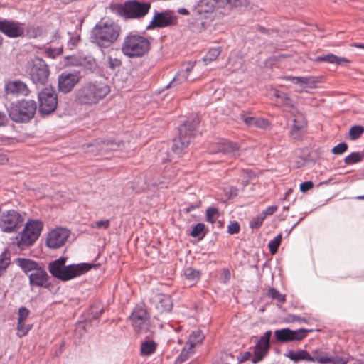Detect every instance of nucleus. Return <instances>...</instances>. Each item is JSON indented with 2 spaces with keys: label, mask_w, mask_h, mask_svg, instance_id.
I'll return each mask as SVG.
<instances>
[{
  "label": "nucleus",
  "mask_w": 364,
  "mask_h": 364,
  "mask_svg": "<svg viewBox=\"0 0 364 364\" xmlns=\"http://www.w3.org/2000/svg\"><path fill=\"white\" fill-rule=\"evenodd\" d=\"M109 92L110 87L105 81L90 80L77 89L75 100L80 104L92 105L103 100Z\"/></svg>",
  "instance_id": "nucleus-1"
},
{
  "label": "nucleus",
  "mask_w": 364,
  "mask_h": 364,
  "mask_svg": "<svg viewBox=\"0 0 364 364\" xmlns=\"http://www.w3.org/2000/svg\"><path fill=\"white\" fill-rule=\"evenodd\" d=\"M121 32L120 26L113 21H100L93 28L92 41L100 48H108L118 38Z\"/></svg>",
  "instance_id": "nucleus-2"
},
{
  "label": "nucleus",
  "mask_w": 364,
  "mask_h": 364,
  "mask_svg": "<svg viewBox=\"0 0 364 364\" xmlns=\"http://www.w3.org/2000/svg\"><path fill=\"white\" fill-rule=\"evenodd\" d=\"M224 2H225V0H200L193 9L196 20L200 21L204 26L218 15L225 14V11H222Z\"/></svg>",
  "instance_id": "nucleus-3"
},
{
  "label": "nucleus",
  "mask_w": 364,
  "mask_h": 364,
  "mask_svg": "<svg viewBox=\"0 0 364 364\" xmlns=\"http://www.w3.org/2000/svg\"><path fill=\"white\" fill-rule=\"evenodd\" d=\"M151 9V4L136 0L127 1L123 4H111L109 9L117 15L124 18L137 19L144 17Z\"/></svg>",
  "instance_id": "nucleus-4"
},
{
  "label": "nucleus",
  "mask_w": 364,
  "mask_h": 364,
  "mask_svg": "<svg viewBox=\"0 0 364 364\" xmlns=\"http://www.w3.org/2000/svg\"><path fill=\"white\" fill-rule=\"evenodd\" d=\"M150 48V42L146 37L129 33L123 41L122 51L124 55L138 58L145 55Z\"/></svg>",
  "instance_id": "nucleus-5"
},
{
  "label": "nucleus",
  "mask_w": 364,
  "mask_h": 364,
  "mask_svg": "<svg viewBox=\"0 0 364 364\" xmlns=\"http://www.w3.org/2000/svg\"><path fill=\"white\" fill-rule=\"evenodd\" d=\"M43 227V223L39 220H28L21 233L14 239L13 243L21 250L33 245L39 237Z\"/></svg>",
  "instance_id": "nucleus-6"
},
{
  "label": "nucleus",
  "mask_w": 364,
  "mask_h": 364,
  "mask_svg": "<svg viewBox=\"0 0 364 364\" xmlns=\"http://www.w3.org/2000/svg\"><path fill=\"white\" fill-rule=\"evenodd\" d=\"M36 102L32 100H23L11 103L9 109L10 118L15 122H28L36 112Z\"/></svg>",
  "instance_id": "nucleus-7"
},
{
  "label": "nucleus",
  "mask_w": 364,
  "mask_h": 364,
  "mask_svg": "<svg viewBox=\"0 0 364 364\" xmlns=\"http://www.w3.org/2000/svg\"><path fill=\"white\" fill-rule=\"evenodd\" d=\"M196 134V122L186 121L178 128V136L173 139L172 150L180 155L188 146Z\"/></svg>",
  "instance_id": "nucleus-8"
},
{
  "label": "nucleus",
  "mask_w": 364,
  "mask_h": 364,
  "mask_svg": "<svg viewBox=\"0 0 364 364\" xmlns=\"http://www.w3.org/2000/svg\"><path fill=\"white\" fill-rule=\"evenodd\" d=\"M27 73L36 86L46 85L48 81L50 75L48 66L41 58H36L28 63Z\"/></svg>",
  "instance_id": "nucleus-9"
},
{
  "label": "nucleus",
  "mask_w": 364,
  "mask_h": 364,
  "mask_svg": "<svg viewBox=\"0 0 364 364\" xmlns=\"http://www.w3.org/2000/svg\"><path fill=\"white\" fill-rule=\"evenodd\" d=\"M23 218L15 210L1 212L0 208V228L3 232H16L22 226Z\"/></svg>",
  "instance_id": "nucleus-10"
},
{
  "label": "nucleus",
  "mask_w": 364,
  "mask_h": 364,
  "mask_svg": "<svg viewBox=\"0 0 364 364\" xmlns=\"http://www.w3.org/2000/svg\"><path fill=\"white\" fill-rule=\"evenodd\" d=\"M39 112L48 114L55 111L58 104L57 94L51 87L43 89L38 94Z\"/></svg>",
  "instance_id": "nucleus-11"
},
{
  "label": "nucleus",
  "mask_w": 364,
  "mask_h": 364,
  "mask_svg": "<svg viewBox=\"0 0 364 364\" xmlns=\"http://www.w3.org/2000/svg\"><path fill=\"white\" fill-rule=\"evenodd\" d=\"M82 78L81 74L77 70H65L58 77V89L63 93H68L78 84Z\"/></svg>",
  "instance_id": "nucleus-12"
},
{
  "label": "nucleus",
  "mask_w": 364,
  "mask_h": 364,
  "mask_svg": "<svg viewBox=\"0 0 364 364\" xmlns=\"http://www.w3.org/2000/svg\"><path fill=\"white\" fill-rule=\"evenodd\" d=\"M132 326L138 333L144 332L149 326L148 314L144 304L137 305L129 316Z\"/></svg>",
  "instance_id": "nucleus-13"
},
{
  "label": "nucleus",
  "mask_w": 364,
  "mask_h": 364,
  "mask_svg": "<svg viewBox=\"0 0 364 364\" xmlns=\"http://www.w3.org/2000/svg\"><path fill=\"white\" fill-rule=\"evenodd\" d=\"M70 232L65 228H56L47 236L46 245L50 249H58L63 246L70 236Z\"/></svg>",
  "instance_id": "nucleus-14"
},
{
  "label": "nucleus",
  "mask_w": 364,
  "mask_h": 364,
  "mask_svg": "<svg viewBox=\"0 0 364 364\" xmlns=\"http://www.w3.org/2000/svg\"><path fill=\"white\" fill-rule=\"evenodd\" d=\"M0 32L9 38L21 37L25 33L24 24L16 21L1 19Z\"/></svg>",
  "instance_id": "nucleus-15"
},
{
  "label": "nucleus",
  "mask_w": 364,
  "mask_h": 364,
  "mask_svg": "<svg viewBox=\"0 0 364 364\" xmlns=\"http://www.w3.org/2000/svg\"><path fill=\"white\" fill-rule=\"evenodd\" d=\"M242 150L237 144L223 140L219 141L210 149V154H220L227 157H237L240 156Z\"/></svg>",
  "instance_id": "nucleus-16"
},
{
  "label": "nucleus",
  "mask_w": 364,
  "mask_h": 364,
  "mask_svg": "<svg viewBox=\"0 0 364 364\" xmlns=\"http://www.w3.org/2000/svg\"><path fill=\"white\" fill-rule=\"evenodd\" d=\"M271 331H267L257 341L253 352L252 362L257 363L261 361L267 354L270 348Z\"/></svg>",
  "instance_id": "nucleus-17"
},
{
  "label": "nucleus",
  "mask_w": 364,
  "mask_h": 364,
  "mask_svg": "<svg viewBox=\"0 0 364 364\" xmlns=\"http://www.w3.org/2000/svg\"><path fill=\"white\" fill-rule=\"evenodd\" d=\"M311 359V362H316L318 364H346L348 361L346 356L332 355L319 350L312 351Z\"/></svg>",
  "instance_id": "nucleus-18"
},
{
  "label": "nucleus",
  "mask_w": 364,
  "mask_h": 364,
  "mask_svg": "<svg viewBox=\"0 0 364 364\" xmlns=\"http://www.w3.org/2000/svg\"><path fill=\"white\" fill-rule=\"evenodd\" d=\"M309 331L300 328L295 331L289 328L276 330L274 335L278 341L285 343L289 341H301L304 339Z\"/></svg>",
  "instance_id": "nucleus-19"
},
{
  "label": "nucleus",
  "mask_w": 364,
  "mask_h": 364,
  "mask_svg": "<svg viewBox=\"0 0 364 364\" xmlns=\"http://www.w3.org/2000/svg\"><path fill=\"white\" fill-rule=\"evenodd\" d=\"M92 266L93 265L90 263H80L77 264L65 266L60 279L62 281H68L79 277L87 272Z\"/></svg>",
  "instance_id": "nucleus-20"
},
{
  "label": "nucleus",
  "mask_w": 364,
  "mask_h": 364,
  "mask_svg": "<svg viewBox=\"0 0 364 364\" xmlns=\"http://www.w3.org/2000/svg\"><path fill=\"white\" fill-rule=\"evenodd\" d=\"M176 23V18L171 12H156L147 29L164 28Z\"/></svg>",
  "instance_id": "nucleus-21"
},
{
  "label": "nucleus",
  "mask_w": 364,
  "mask_h": 364,
  "mask_svg": "<svg viewBox=\"0 0 364 364\" xmlns=\"http://www.w3.org/2000/svg\"><path fill=\"white\" fill-rule=\"evenodd\" d=\"M29 284L31 287L48 288L50 285L49 276L46 271L41 267L28 274Z\"/></svg>",
  "instance_id": "nucleus-22"
},
{
  "label": "nucleus",
  "mask_w": 364,
  "mask_h": 364,
  "mask_svg": "<svg viewBox=\"0 0 364 364\" xmlns=\"http://www.w3.org/2000/svg\"><path fill=\"white\" fill-rule=\"evenodd\" d=\"M5 91L7 95L14 96H27L30 92L27 85L21 80H11L6 82Z\"/></svg>",
  "instance_id": "nucleus-23"
},
{
  "label": "nucleus",
  "mask_w": 364,
  "mask_h": 364,
  "mask_svg": "<svg viewBox=\"0 0 364 364\" xmlns=\"http://www.w3.org/2000/svg\"><path fill=\"white\" fill-rule=\"evenodd\" d=\"M152 303L161 313L168 312L172 309V301L170 296L164 294H157L152 298Z\"/></svg>",
  "instance_id": "nucleus-24"
},
{
  "label": "nucleus",
  "mask_w": 364,
  "mask_h": 364,
  "mask_svg": "<svg viewBox=\"0 0 364 364\" xmlns=\"http://www.w3.org/2000/svg\"><path fill=\"white\" fill-rule=\"evenodd\" d=\"M194 66L195 63H188L184 69H181L177 73L173 80L166 85V88L174 87L186 81Z\"/></svg>",
  "instance_id": "nucleus-25"
},
{
  "label": "nucleus",
  "mask_w": 364,
  "mask_h": 364,
  "mask_svg": "<svg viewBox=\"0 0 364 364\" xmlns=\"http://www.w3.org/2000/svg\"><path fill=\"white\" fill-rule=\"evenodd\" d=\"M123 145L124 144L122 141L116 142L112 140H105L100 142L97 140L95 141L94 144L88 145L87 147L97 146L99 148L100 151L107 152L109 151H116L120 149Z\"/></svg>",
  "instance_id": "nucleus-26"
},
{
  "label": "nucleus",
  "mask_w": 364,
  "mask_h": 364,
  "mask_svg": "<svg viewBox=\"0 0 364 364\" xmlns=\"http://www.w3.org/2000/svg\"><path fill=\"white\" fill-rule=\"evenodd\" d=\"M240 118L247 127L266 129L269 126L267 120L259 117H247L244 111L240 114Z\"/></svg>",
  "instance_id": "nucleus-27"
},
{
  "label": "nucleus",
  "mask_w": 364,
  "mask_h": 364,
  "mask_svg": "<svg viewBox=\"0 0 364 364\" xmlns=\"http://www.w3.org/2000/svg\"><path fill=\"white\" fill-rule=\"evenodd\" d=\"M294 116L293 125L291 134L293 137L296 138L299 132L306 126V120L304 115L296 111L292 112Z\"/></svg>",
  "instance_id": "nucleus-28"
},
{
  "label": "nucleus",
  "mask_w": 364,
  "mask_h": 364,
  "mask_svg": "<svg viewBox=\"0 0 364 364\" xmlns=\"http://www.w3.org/2000/svg\"><path fill=\"white\" fill-rule=\"evenodd\" d=\"M16 262L26 274L33 272L41 267L38 262L26 258H17Z\"/></svg>",
  "instance_id": "nucleus-29"
},
{
  "label": "nucleus",
  "mask_w": 364,
  "mask_h": 364,
  "mask_svg": "<svg viewBox=\"0 0 364 364\" xmlns=\"http://www.w3.org/2000/svg\"><path fill=\"white\" fill-rule=\"evenodd\" d=\"M316 62H326L331 64L336 65H347L350 63V60L346 58L338 57L332 53H328L327 55L318 56L315 59Z\"/></svg>",
  "instance_id": "nucleus-30"
},
{
  "label": "nucleus",
  "mask_w": 364,
  "mask_h": 364,
  "mask_svg": "<svg viewBox=\"0 0 364 364\" xmlns=\"http://www.w3.org/2000/svg\"><path fill=\"white\" fill-rule=\"evenodd\" d=\"M65 258L62 257L49 264L48 269L53 277L60 279L65 267Z\"/></svg>",
  "instance_id": "nucleus-31"
},
{
  "label": "nucleus",
  "mask_w": 364,
  "mask_h": 364,
  "mask_svg": "<svg viewBox=\"0 0 364 364\" xmlns=\"http://www.w3.org/2000/svg\"><path fill=\"white\" fill-rule=\"evenodd\" d=\"M287 356L292 361L295 363H298L301 360L311 361L313 360L311 359V355L309 353L305 350H299L296 351L291 350L288 353Z\"/></svg>",
  "instance_id": "nucleus-32"
},
{
  "label": "nucleus",
  "mask_w": 364,
  "mask_h": 364,
  "mask_svg": "<svg viewBox=\"0 0 364 364\" xmlns=\"http://www.w3.org/2000/svg\"><path fill=\"white\" fill-rule=\"evenodd\" d=\"M205 338L202 331L196 330L190 334L189 338L186 342V346H190V348H193L197 344L201 343Z\"/></svg>",
  "instance_id": "nucleus-33"
},
{
  "label": "nucleus",
  "mask_w": 364,
  "mask_h": 364,
  "mask_svg": "<svg viewBox=\"0 0 364 364\" xmlns=\"http://www.w3.org/2000/svg\"><path fill=\"white\" fill-rule=\"evenodd\" d=\"M287 80L291 81L294 84H301V85H309L312 87V85L316 82L313 77H296L289 76L287 77Z\"/></svg>",
  "instance_id": "nucleus-34"
},
{
  "label": "nucleus",
  "mask_w": 364,
  "mask_h": 364,
  "mask_svg": "<svg viewBox=\"0 0 364 364\" xmlns=\"http://www.w3.org/2000/svg\"><path fill=\"white\" fill-rule=\"evenodd\" d=\"M221 53V48L220 46H217L215 48H211L206 55L203 58V61L205 65L210 63V62L217 59L219 55Z\"/></svg>",
  "instance_id": "nucleus-35"
},
{
  "label": "nucleus",
  "mask_w": 364,
  "mask_h": 364,
  "mask_svg": "<svg viewBox=\"0 0 364 364\" xmlns=\"http://www.w3.org/2000/svg\"><path fill=\"white\" fill-rule=\"evenodd\" d=\"M11 263V256L8 251L3 252L0 255V277L6 271Z\"/></svg>",
  "instance_id": "nucleus-36"
},
{
  "label": "nucleus",
  "mask_w": 364,
  "mask_h": 364,
  "mask_svg": "<svg viewBox=\"0 0 364 364\" xmlns=\"http://www.w3.org/2000/svg\"><path fill=\"white\" fill-rule=\"evenodd\" d=\"M156 348V344L153 341H146L141 345V353L143 355H149L152 354Z\"/></svg>",
  "instance_id": "nucleus-37"
},
{
  "label": "nucleus",
  "mask_w": 364,
  "mask_h": 364,
  "mask_svg": "<svg viewBox=\"0 0 364 364\" xmlns=\"http://www.w3.org/2000/svg\"><path fill=\"white\" fill-rule=\"evenodd\" d=\"M193 348H190V346H186L182 349L181 353L178 356L176 363L177 364H181L186 361L191 355L193 354Z\"/></svg>",
  "instance_id": "nucleus-38"
},
{
  "label": "nucleus",
  "mask_w": 364,
  "mask_h": 364,
  "mask_svg": "<svg viewBox=\"0 0 364 364\" xmlns=\"http://www.w3.org/2000/svg\"><path fill=\"white\" fill-rule=\"evenodd\" d=\"M122 65V61L117 58H113L112 55L107 57V66L112 73H116Z\"/></svg>",
  "instance_id": "nucleus-39"
},
{
  "label": "nucleus",
  "mask_w": 364,
  "mask_h": 364,
  "mask_svg": "<svg viewBox=\"0 0 364 364\" xmlns=\"http://www.w3.org/2000/svg\"><path fill=\"white\" fill-rule=\"evenodd\" d=\"M267 296L281 304H284L286 301L285 294H281L277 289L273 287L268 289Z\"/></svg>",
  "instance_id": "nucleus-40"
},
{
  "label": "nucleus",
  "mask_w": 364,
  "mask_h": 364,
  "mask_svg": "<svg viewBox=\"0 0 364 364\" xmlns=\"http://www.w3.org/2000/svg\"><path fill=\"white\" fill-rule=\"evenodd\" d=\"M223 9L225 11H229L232 7H240L245 6L247 4V0H225Z\"/></svg>",
  "instance_id": "nucleus-41"
},
{
  "label": "nucleus",
  "mask_w": 364,
  "mask_h": 364,
  "mask_svg": "<svg viewBox=\"0 0 364 364\" xmlns=\"http://www.w3.org/2000/svg\"><path fill=\"white\" fill-rule=\"evenodd\" d=\"M363 154L359 152H353L346 156L344 162L346 165L354 164L360 162L363 159Z\"/></svg>",
  "instance_id": "nucleus-42"
},
{
  "label": "nucleus",
  "mask_w": 364,
  "mask_h": 364,
  "mask_svg": "<svg viewBox=\"0 0 364 364\" xmlns=\"http://www.w3.org/2000/svg\"><path fill=\"white\" fill-rule=\"evenodd\" d=\"M282 238V234H279L273 240L269 241L268 247L269 248V252L272 255H274L277 253L279 246L281 244Z\"/></svg>",
  "instance_id": "nucleus-43"
},
{
  "label": "nucleus",
  "mask_w": 364,
  "mask_h": 364,
  "mask_svg": "<svg viewBox=\"0 0 364 364\" xmlns=\"http://www.w3.org/2000/svg\"><path fill=\"white\" fill-rule=\"evenodd\" d=\"M364 132V127L360 125L353 126L349 130V136L351 140L358 139Z\"/></svg>",
  "instance_id": "nucleus-44"
},
{
  "label": "nucleus",
  "mask_w": 364,
  "mask_h": 364,
  "mask_svg": "<svg viewBox=\"0 0 364 364\" xmlns=\"http://www.w3.org/2000/svg\"><path fill=\"white\" fill-rule=\"evenodd\" d=\"M219 216L218 210L215 208H208L206 210V220L210 223H214Z\"/></svg>",
  "instance_id": "nucleus-45"
},
{
  "label": "nucleus",
  "mask_w": 364,
  "mask_h": 364,
  "mask_svg": "<svg viewBox=\"0 0 364 364\" xmlns=\"http://www.w3.org/2000/svg\"><path fill=\"white\" fill-rule=\"evenodd\" d=\"M204 229L205 225L203 223H198L193 228L190 235L193 237H199L202 238L204 236Z\"/></svg>",
  "instance_id": "nucleus-46"
},
{
  "label": "nucleus",
  "mask_w": 364,
  "mask_h": 364,
  "mask_svg": "<svg viewBox=\"0 0 364 364\" xmlns=\"http://www.w3.org/2000/svg\"><path fill=\"white\" fill-rule=\"evenodd\" d=\"M62 46H58L57 48L47 47L45 50L46 55L51 58H55V57L60 55L62 53Z\"/></svg>",
  "instance_id": "nucleus-47"
},
{
  "label": "nucleus",
  "mask_w": 364,
  "mask_h": 364,
  "mask_svg": "<svg viewBox=\"0 0 364 364\" xmlns=\"http://www.w3.org/2000/svg\"><path fill=\"white\" fill-rule=\"evenodd\" d=\"M184 275L190 282H194L199 278L200 272L192 268H188L185 270Z\"/></svg>",
  "instance_id": "nucleus-48"
},
{
  "label": "nucleus",
  "mask_w": 364,
  "mask_h": 364,
  "mask_svg": "<svg viewBox=\"0 0 364 364\" xmlns=\"http://www.w3.org/2000/svg\"><path fill=\"white\" fill-rule=\"evenodd\" d=\"M110 225V220L109 219L98 220L93 222L90 224L92 228H97L99 230H107Z\"/></svg>",
  "instance_id": "nucleus-49"
},
{
  "label": "nucleus",
  "mask_w": 364,
  "mask_h": 364,
  "mask_svg": "<svg viewBox=\"0 0 364 364\" xmlns=\"http://www.w3.org/2000/svg\"><path fill=\"white\" fill-rule=\"evenodd\" d=\"M264 219V215L261 213L259 215H257L251 220L250 222V225L252 228H258L262 225Z\"/></svg>",
  "instance_id": "nucleus-50"
},
{
  "label": "nucleus",
  "mask_w": 364,
  "mask_h": 364,
  "mask_svg": "<svg viewBox=\"0 0 364 364\" xmlns=\"http://www.w3.org/2000/svg\"><path fill=\"white\" fill-rule=\"evenodd\" d=\"M29 313H30V311H29V310L27 308L23 307V306L20 307L18 309V323H21L24 322V321L28 316Z\"/></svg>",
  "instance_id": "nucleus-51"
},
{
  "label": "nucleus",
  "mask_w": 364,
  "mask_h": 364,
  "mask_svg": "<svg viewBox=\"0 0 364 364\" xmlns=\"http://www.w3.org/2000/svg\"><path fill=\"white\" fill-rule=\"evenodd\" d=\"M276 96L281 99L282 102L288 107H293L294 104L292 100L289 98V97L286 93H278Z\"/></svg>",
  "instance_id": "nucleus-52"
},
{
  "label": "nucleus",
  "mask_w": 364,
  "mask_h": 364,
  "mask_svg": "<svg viewBox=\"0 0 364 364\" xmlns=\"http://www.w3.org/2000/svg\"><path fill=\"white\" fill-rule=\"evenodd\" d=\"M348 149V145L345 142H341L332 149V153L338 155L344 153Z\"/></svg>",
  "instance_id": "nucleus-53"
},
{
  "label": "nucleus",
  "mask_w": 364,
  "mask_h": 364,
  "mask_svg": "<svg viewBox=\"0 0 364 364\" xmlns=\"http://www.w3.org/2000/svg\"><path fill=\"white\" fill-rule=\"evenodd\" d=\"M31 328V325H26L24 322L17 323L18 334L20 337L25 336L28 331Z\"/></svg>",
  "instance_id": "nucleus-54"
},
{
  "label": "nucleus",
  "mask_w": 364,
  "mask_h": 364,
  "mask_svg": "<svg viewBox=\"0 0 364 364\" xmlns=\"http://www.w3.org/2000/svg\"><path fill=\"white\" fill-rule=\"evenodd\" d=\"M240 225L237 222H231L228 226V233L233 235L238 233L240 231Z\"/></svg>",
  "instance_id": "nucleus-55"
},
{
  "label": "nucleus",
  "mask_w": 364,
  "mask_h": 364,
  "mask_svg": "<svg viewBox=\"0 0 364 364\" xmlns=\"http://www.w3.org/2000/svg\"><path fill=\"white\" fill-rule=\"evenodd\" d=\"M313 187V183L311 181H305L301 183L300 191L303 193L306 192Z\"/></svg>",
  "instance_id": "nucleus-56"
},
{
  "label": "nucleus",
  "mask_w": 364,
  "mask_h": 364,
  "mask_svg": "<svg viewBox=\"0 0 364 364\" xmlns=\"http://www.w3.org/2000/svg\"><path fill=\"white\" fill-rule=\"evenodd\" d=\"M277 210V205H270L267 207L262 213L264 215L266 218L267 215H271L274 214Z\"/></svg>",
  "instance_id": "nucleus-57"
},
{
  "label": "nucleus",
  "mask_w": 364,
  "mask_h": 364,
  "mask_svg": "<svg viewBox=\"0 0 364 364\" xmlns=\"http://www.w3.org/2000/svg\"><path fill=\"white\" fill-rule=\"evenodd\" d=\"M79 40H80L79 36L70 37V40L68 41V46H70L71 47L75 46L77 44Z\"/></svg>",
  "instance_id": "nucleus-58"
},
{
  "label": "nucleus",
  "mask_w": 364,
  "mask_h": 364,
  "mask_svg": "<svg viewBox=\"0 0 364 364\" xmlns=\"http://www.w3.org/2000/svg\"><path fill=\"white\" fill-rule=\"evenodd\" d=\"M8 119L6 114L4 112H0V127L6 125Z\"/></svg>",
  "instance_id": "nucleus-59"
},
{
  "label": "nucleus",
  "mask_w": 364,
  "mask_h": 364,
  "mask_svg": "<svg viewBox=\"0 0 364 364\" xmlns=\"http://www.w3.org/2000/svg\"><path fill=\"white\" fill-rule=\"evenodd\" d=\"M87 61L89 69H92L96 66V62L94 58H88Z\"/></svg>",
  "instance_id": "nucleus-60"
},
{
  "label": "nucleus",
  "mask_w": 364,
  "mask_h": 364,
  "mask_svg": "<svg viewBox=\"0 0 364 364\" xmlns=\"http://www.w3.org/2000/svg\"><path fill=\"white\" fill-rule=\"evenodd\" d=\"M291 317V321H298L299 323H305V322H306V318H301V317L295 316V315H293Z\"/></svg>",
  "instance_id": "nucleus-61"
},
{
  "label": "nucleus",
  "mask_w": 364,
  "mask_h": 364,
  "mask_svg": "<svg viewBox=\"0 0 364 364\" xmlns=\"http://www.w3.org/2000/svg\"><path fill=\"white\" fill-rule=\"evenodd\" d=\"M7 161H8V158H7L6 155L0 154V164H4Z\"/></svg>",
  "instance_id": "nucleus-62"
},
{
  "label": "nucleus",
  "mask_w": 364,
  "mask_h": 364,
  "mask_svg": "<svg viewBox=\"0 0 364 364\" xmlns=\"http://www.w3.org/2000/svg\"><path fill=\"white\" fill-rule=\"evenodd\" d=\"M178 11L179 14H183V15H186L188 14V10L185 8L179 9Z\"/></svg>",
  "instance_id": "nucleus-63"
},
{
  "label": "nucleus",
  "mask_w": 364,
  "mask_h": 364,
  "mask_svg": "<svg viewBox=\"0 0 364 364\" xmlns=\"http://www.w3.org/2000/svg\"><path fill=\"white\" fill-rule=\"evenodd\" d=\"M250 356H251V353L245 352L243 354L242 360H247V359H249L250 358Z\"/></svg>",
  "instance_id": "nucleus-64"
}]
</instances>
